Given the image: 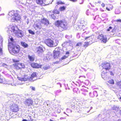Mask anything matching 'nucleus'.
I'll return each mask as SVG.
<instances>
[{
	"mask_svg": "<svg viewBox=\"0 0 121 121\" xmlns=\"http://www.w3.org/2000/svg\"><path fill=\"white\" fill-rule=\"evenodd\" d=\"M54 24L56 26L60 28L62 31L66 30L67 28V22L63 20H57L55 22Z\"/></svg>",
	"mask_w": 121,
	"mask_h": 121,
	"instance_id": "f257e3e1",
	"label": "nucleus"
},
{
	"mask_svg": "<svg viewBox=\"0 0 121 121\" xmlns=\"http://www.w3.org/2000/svg\"><path fill=\"white\" fill-rule=\"evenodd\" d=\"M16 11L12 10L9 12L8 14V18H11V19L14 21H17L20 20L21 18L18 13Z\"/></svg>",
	"mask_w": 121,
	"mask_h": 121,
	"instance_id": "f03ea898",
	"label": "nucleus"
},
{
	"mask_svg": "<svg viewBox=\"0 0 121 121\" xmlns=\"http://www.w3.org/2000/svg\"><path fill=\"white\" fill-rule=\"evenodd\" d=\"M8 46L9 50L12 53H17L20 51V48L19 45H14L11 43H9Z\"/></svg>",
	"mask_w": 121,
	"mask_h": 121,
	"instance_id": "7ed1b4c3",
	"label": "nucleus"
},
{
	"mask_svg": "<svg viewBox=\"0 0 121 121\" xmlns=\"http://www.w3.org/2000/svg\"><path fill=\"white\" fill-rule=\"evenodd\" d=\"M12 60L13 62L14 63V64H13V65L14 68L16 69H19L25 68V65L24 64L18 63L19 62L20 60H19L13 59Z\"/></svg>",
	"mask_w": 121,
	"mask_h": 121,
	"instance_id": "20e7f679",
	"label": "nucleus"
},
{
	"mask_svg": "<svg viewBox=\"0 0 121 121\" xmlns=\"http://www.w3.org/2000/svg\"><path fill=\"white\" fill-rule=\"evenodd\" d=\"M102 68L103 69H104L106 71L109 70L111 68L110 64L106 62L102 63L100 65Z\"/></svg>",
	"mask_w": 121,
	"mask_h": 121,
	"instance_id": "39448f33",
	"label": "nucleus"
},
{
	"mask_svg": "<svg viewBox=\"0 0 121 121\" xmlns=\"http://www.w3.org/2000/svg\"><path fill=\"white\" fill-rule=\"evenodd\" d=\"M44 42L49 47H53L56 46L54 44L53 41L51 39H46L44 41Z\"/></svg>",
	"mask_w": 121,
	"mask_h": 121,
	"instance_id": "423d86ee",
	"label": "nucleus"
},
{
	"mask_svg": "<svg viewBox=\"0 0 121 121\" xmlns=\"http://www.w3.org/2000/svg\"><path fill=\"white\" fill-rule=\"evenodd\" d=\"M92 36H89L86 37L84 39L85 40H90V41L89 42H85L84 43V44L83 45V46L85 48L87 47L88 46L90 45L89 43L91 42H92L93 38H92Z\"/></svg>",
	"mask_w": 121,
	"mask_h": 121,
	"instance_id": "0eeeda50",
	"label": "nucleus"
},
{
	"mask_svg": "<svg viewBox=\"0 0 121 121\" xmlns=\"http://www.w3.org/2000/svg\"><path fill=\"white\" fill-rule=\"evenodd\" d=\"M9 29L10 31L12 32H13L14 34L18 28L17 26L13 25H10L9 26Z\"/></svg>",
	"mask_w": 121,
	"mask_h": 121,
	"instance_id": "6e6552de",
	"label": "nucleus"
},
{
	"mask_svg": "<svg viewBox=\"0 0 121 121\" xmlns=\"http://www.w3.org/2000/svg\"><path fill=\"white\" fill-rule=\"evenodd\" d=\"M14 34L18 38H19L23 36V33L22 31L18 29Z\"/></svg>",
	"mask_w": 121,
	"mask_h": 121,
	"instance_id": "1a4fd4ad",
	"label": "nucleus"
},
{
	"mask_svg": "<svg viewBox=\"0 0 121 121\" xmlns=\"http://www.w3.org/2000/svg\"><path fill=\"white\" fill-rule=\"evenodd\" d=\"M60 51L54 50L53 52V57L54 59H58L60 57Z\"/></svg>",
	"mask_w": 121,
	"mask_h": 121,
	"instance_id": "9d476101",
	"label": "nucleus"
},
{
	"mask_svg": "<svg viewBox=\"0 0 121 121\" xmlns=\"http://www.w3.org/2000/svg\"><path fill=\"white\" fill-rule=\"evenodd\" d=\"M40 22L41 24L46 26H48L49 24V21L48 20L44 18H43L41 20Z\"/></svg>",
	"mask_w": 121,
	"mask_h": 121,
	"instance_id": "9b49d317",
	"label": "nucleus"
},
{
	"mask_svg": "<svg viewBox=\"0 0 121 121\" xmlns=\"http://www.w3.org/2000/svg\"><path fill=\"white\" fill-rule=\"evenodd\" d=\"M33 103L32 100L29 99H26L24 102V104L28 106L32 105Z\"/></svg>",
	"mask_w": 121,
	"mask_h": 121,
	"instance_id": "f8f14e48",
	"label": "nucleus"
},
{
	"mask_svg": "<svg viewBox=\"0 0 121 121\" xmlns=\"http://www.w3.org/2000/svg\"><path fill=\"white\" fill-rule=\"evenodd\" d=\"M30 65L32 67L35 68H41L42 66L41 65H40L34 62H33L31 63Z\"/></svg>",
	"mask_w": 121,
	"mask_h": 121,
	"instance_id": "ddd939ff",
	"label": "nucleus"
},
{
	"mask_svg": "<svg viewBox=\"0 0 121 121\" xmlns=\"http://www.w3.org/2000/svg\"><path fill=\"white\" fill-rule=\"evenodd\" d=\"M11 109L13 112H16L18 111V106L17 105L14 104L11 106Z\"/></svg>",
	"mask_w": 121,
	"mask_h": 121,
	"instance_id": "4468645a",
	"label": "nucleus"
},
{
	"mask_svg": "<svg viewBox=\"0 0 121 121\" xmlns=\"http://www.w3.org/2000/svg\"><path fill=\"white\" fill-rule=\"evenodd\" d=\"M36 52L38 54H40L43 52V48L40 46L37 47L36 48Z\"/></svg>",
	"mask_w": 121,
	"mask_h": 121,
	"instance_id": "2eb2a0df",
	"label": "nucleus"
},
{
	"mask_svg": "<svg viewBox=\"0 0 121 121\" xmlns=\"http://www.w3.org/2000/svg\"><path fill=\"white\" fill-rule=\"evenodd\" d=\"M35 56L34 54H33L32 55H28V57L30 60V61L31 62L34 61L35 59Z\"/></svg>",
	"mask_w": 121,
	"mask_h": 121,
	"instance_id": "dca6fc26",
	"label": "nucleus"
},
{
	"mask_svg": "<svg viewBox=\"0 0 121 121\" xmlns=\"http://www.w3.org/2000/svg\"><path fill=\"white\" fill-rule=\"evenodd\" d=\"M35 1L36 3L38 5L41 6L45 5L43 0H35Z\"/></svg>",
	"mask_w": 121,
	"mask_h": 121,
	"instance_id": "f3484780",
	"label": "nucleus"
},
{
	"mask_svg": "<svg viewBox=\"0 0 121 121\" xmlns=\"http://www.w3.org/2000/svg\"><path fill=\"white\" fill-rule=\"evenodd\" d=\"M18 80L21 81H25L27 80V79L26 77L27 76H17Z\"/></svg>",
	"mask_w": 121,
	"mask_h": 121,
	"instance_id": "a211bd4d",
	"label": "nucleus"
},
{
	"mask_svg": "<svg viewBox=\"0 0 121 121\" xmlns=\"http://www.w3.org/2000/svg\"><path fill=\"white\" fill-rule=\"evenodd\" d=\"M50 13H54L55 14H60V12L57 9H54L52 11H50Z\"/></svg>",
	"mask_w": 121,
	"mask_h": 121,
	"instance_id": "6ab92c4d",
	"label": "nucleus"
},
{
	"mask_svg": "<svg viewBox=\"0 0 121 121\" xmlns=\"http://www.w3.org/2000/svg\"><path fill=\"white\" fill-rule=\"evenodd\" d=\"M21 44L22 46L24 48H27L28 46V45L24 42H21Z\"/></svg>",
	"mask_w": 121,
	"mask_h": 121,
	"instance_id": "aec40b11",
	"label": "nucleus"
},
{
	"mask_svg": "<svg viewBox=\"0 0 121 121\" xmlns=\"http://www.w3.org/2000/svg\"><path fill=\"white\" fill-rule=\"evenodd\" d=\"M41 24V23H38L37 24L35 25V27H36L37 28L41 29V27L42 26V25Z\"/></svg>",
	"mask_w": 121,
	"mask_h": 121,
	"instance_id": "412c9836",
	"label": "nucleus"
},
{
	"mask_svg": "<svg viewBox=\"0 0 121 121\" xmlns=\"http://www.w3.org/2000/svg\"><path fill=\"white\" fill-rule=\"evenodd\" d=\"M101 41L102 42L105 43L107 41V38L106 37H105L104 36Z\"/></svg>",
	"mask_w": 121,
	"mask_h": 121,
	"instance_id": "4be33fe9",
	"label": "nucleus"
},
{
	"mask_svg": "<svg viewBox=\"0 0 121 121\" xmlns=\"http://www.w3.org/2000/svg\"><path fill=\"white\" fill-rule=\"evenodd\" d=\"M49 16H51L52 19H55L56 18V16L55 15V14H54V13H50V12H49Z\"/></svg>",
	"mask_w": 121,
	"mask_h": 121,
	"instance_id": "5701e85b",
	"label": "nucleus"
},
{
	"mask_svg": "<svg viewBox=\"0 0 121 121\" xmlns=\"http://www.w3.org/2000/svg\"><path fill=\"white\" fill-rule=\"evenodd\" d=\"M66 7L64 6H60L59 8L60 11H62L65 10L66 9Z\"/></svg>",
	"mask_w": 121,
	"mask_h": 121,
	"instance_id": "b1692460",
	"label": "nucleus"
},
{
	"mask_svg": "<svg viewBox=\"0 0 121 121\" xmlns=\"http://www.w3.org/2000/svg\"><path fill=\"white\" fill-rule=\"evenodd\" d=\"M104 36V35L102 34L99 35L97 38V39L101 41V39H102V38H103Z\"/></svg>",
	"mask_w": 121,
	"mask_h": 121,
	"instance_id": "393cba45",
	"label": "nucleus"
},
{
	"mask_svg": "<svg viewBox=\"0 0 121 121\" xmlns=\"http://www.w3.org/2000/svg\"><path fill=\"white\" fill-rule=\"evenodd\" d=\"M56 4L57 5H59V4H65V3L62 2L61 0H60L57 1Z\"/></svg>",
	"mask_w": 121,
	"mask_h": 121,
	"instance_id": "a878e982",
	"label": "nucleus"
},
{
	"mask_svg": "<svg viewBox=\"0 0 121 121\" xmlns=\"http://www.w3.org/2000/svg\"><path fill=\"white\" fill-rule=\"evenodd\" d=\"M112 108L113 110H115L117 112L118 111L120 110V108L119 107L115 106H113Z\"/></svg>",
	"mask_w": 121,
	"mask_h": 121,
	"instance_id": "bb28decb",
	"label": "nucleus"
},
{
	"mask_svg": "<svg viewBox=\"0 0 121 121\" xmlns=\"http://www.w3.org/2000/svg\"><path fill=\"white\" fill-rule=\"evenodd\" d=\"M37 76H31L30 77V78L29 79L30 81H34L35 79H33L34 78H36Z\"/></svg>",
	"mask_w": 121,
	"mask_h": 121,
	"instance_id": "cd10ccee",
	"label": "nucleus"
},
{
	"mask_svg": "<svg viewBox=\"0 0 121 121\" xmlns=\"http://www.w3.org/2000/svg\"><path fill=\"white\" fill-rule=\"evenodd\" d=\"M50 68L49 66H45L43 67V69L44 70H46Z\"/></svg>",
	"mask_w": 121,
	"mask_h": 121,
	"instance_id": "c85d7f7f",
	"label": "nucleus"
},
{
	"mask_svg": "<svg viewBox=\"0 0 121 121\" xmlns=\"http://www.w3.org/2000/svg\"><path fill=\"white\" fill-rule=\"evenodd\" d=\"M116 84L119 86L120 88L121 89V82H117L116 81Z\"/></svg>",
	"mask_w": 121,
	"mask_h": 121,
	"instance_id": "c756f323",
	"label": "nucleus"
},
{
	"mask_svg": "<svg viewBox=\"0 0 121 121\" xmlns=\"http://www.w3.org/2000/svg\"><path fill=\"white\" fill-rule=\"evenodd\" d=\"M28 31L29 33L32 35H34L35 34V32L31 30H29Z\"/></svg>",
	"mask_w": 121,
	"mask_h": 121,
	"instance_id": "7c9ffc66",
	"label": "nucleus"
},
{
	"mask_svg": "<svg viewBox=\"0 0 121 121\" xmlns=\"http://www.w3.org/2000/svg\"><path fill=\"white\" fill-rule=\"evenodd\" d=\"M68 57V55H64L62 56L61 58V59L63 60L67 58Z\"/></svg>",
	"mask_w": 121,
	"mask_h": 121,
	"instance_id": "2f4dec72",
	"label": "nucleus"
},
{
	"mask_svg": "<svg viewBox=\"0 0 121 121\" xmlns=\"http://www.w3.org/2000/svg\"><path fill=\"white\" fill-rule=\"evenodd\" d=\"M108 82L109 83L112 84H114V82L113 80H111L108 81Z\"/></svg>",
	"mask_w": 121,
	"mask_h": 121,
	"instance_id": "473e14b6",
	"label": "nucleus"
},
{
	"mask_svg": "<svg viewBox=\"0 0 121 121\" xmlns=\"http://www.w3.org/2000/svg\"><path fill=\"white\" fill-rule=\"evenodd\" d=\"M82 45V42H79L76 45V46L78 47Z\"/></svg>",
	"mask_w": 121,
	"mask_h": 121,
	"instance_id": "72a5a7b5",
	"label": "nucleus"
},
{
	"mask_svg": "<svg viewBox=\"0 0 121 121\" xmlns=\"http://www.w3.org/2000/svg\"><path fill=\"white\" fill-rule=\"evenodd\" d=\"M4 79V78L3 76H0V83H2Z\"/></svg>",
	"mask_w": 121,
	"mask_h": 121,
	"instance_id": "f704fd0d",
	"label": "nucleus"
},
{
	"mask_svg": "<svg viewBox=\"0 0 121 121\" xmlns=\"http://www.w3.org/2000/svg\"><path fill=\"white\" fill-rule=\"evenodd\" d=\"M28 120L29 121H32L33 119H32L31 116H29L27 117Z\"/></svg>",
	"mask_w": 121,
	"mask_h": 121,
	"instance_id": "c9c22d12",
	"label": "nucleus"
},
{
	"mask_svg": "<svg viewBox=\"0 0 121 121\" xmlns=\"http://www.w3.org/2000/svg\"><path fill=\"white\" fill-rule=\"evenodd\" d=\"M112 26H110L109 28L106 31H109L111 30L112 29Z\"/></svg>",
	"mask_w": 121,
	"mask_h": 121,
	"instance_id": "e433bc0d",
	"label": "nucleus"
},
{
	"mask_svg": "<svg viewBox=\"0 0 121 121\" xmlns=\"http://www.w3.org/2000/svg\"><path fill=\"white\" fill-rule=\"evenodd\" d=\"M3 50L2 48L0 47V55L2 54Z\"/></svg>",
	"mask_w": 121,
	"mask_h": 121,
	"instance_id": "4c0bfd02",
	"label": "nucleus"
},
{
	"mask_svg": "<svg viewBox=\"0 0 121 121\" xmlns=\"http://www.w3.org/2000/svg\"><path fill=\"white\" fill-rule=\"evenodd\" d=\"M91 11V10H89V9L87 10L86 11V13L88 15H89V13Z\"/></svg>",
	"mask_w": 121,
	"mask_h": 121,
	"instance_id": "58836bf2",
	"label": "nucleus"
},
{
	"mask_svg": "<svg viewBox=\"0 0 121 121\" xmlns=\"http://www.w3.org/2000/svg\"><path fill=\"white\" fill-rule=\"evenodd\" d=\"M37 74V73L36 72H33L31 75V76H36Z\"/></svg>",
	"mask_w": 121,
	"mask_h": 121,
	"instance_id": "ea45409f",
	"label": "nucleus"
},
{
	"mask_svg": "<svg viewBox=\"0 0 121 121\" xmlns=\"http://www.w3.org/2000/svg\"><path fill=\"white\" fill-rule=\"evenodd\" d=\"M69 52H66L65 53V54L67 55H68V56H69Z\"/></svg>",
	"mask_w": 121,
	"mask_h": 121,
	"instance_id": "a19ab883",
	"label": "nucleus"
},
{
	"mask_svg": "<svg viewBox=\"0 0 121 121\" xmlns=\"http://www.w3.org/2000/svg\"><path fill=\"white\" fill-rule=\"evenodd\" d=\"M30 88H31V89L35 91V87H33V86H31Z\"/></svg>",
	"mask_w": 121,
	"mask_h": 121,
	"instance_id": "79ce46f5",
	"label": "nucleus"
},
{
	"mask_svg": "<svg viewBox=\"0 0 121 121\" xmlns=\"http://www.w3.org/2000/svg\"><path fill=\"white\" fill-rule=\"evenodd\" d=\"M116 21L117 22H121V19H117V20Z\"/></svg>",
	"mask_w": 121,
	"mask_h": 121,
	"instance_id": "37998d69",
	"label": "nucleus"
},
{
	"mask_svg": "<svg viewBox=\"0 0 121 121\" xmlns=\"http://www.w3.org/2000/svg\"><path fill=\"white\" fill-rule=\"evenodd\" d=\"M110 74L112 76H113L114 75V74L113 73L112 71L110 72Z\"/></svg>",
	"mask_w": 121,
	"mask_h": 121,
	"instance_id": "c03bdc74",
	"label": "nucleus"
},
{
	"mask_svg": "<svg viewBox=\"0 0 121 121\" xmlns=\"http://www.w3.org/2000/svg\"><path fill=\"white\" fill-rule=\"evenodd\" d=\"M10 40L12 42H13L14 40V39L13 38H11L10 39Z\"/></svg>",
	"mask_w": 121,
	"mask_h": 121,
	"instance_id": "a18cd8bd",
	"label": "nucleus"
},
{
	"mask_svg": "<svg viewBox=\"0 0 121 121\" xmlns=\"http://www.w3.org/2000/svg\"><path fill=\"white\" fill-rule=\"evenodd\" d=\"M101 5L103 7H104L105 6V4H104L103 3L101 4Z\"/></svg>",
	"mask_w": 121,
	"mask_h": 121,
	"instance_id": "49530a36",
	"label": "nucleus"
},
{
	"mask_svg": "<svg viewBox=\"0 0 121 121\" xmlns=\"http://www.w3.org/2000/svg\"><path fill=\"white\" fill-rule=\"evenodd\" d=\"M115 31V30L114 29H112V30L111 32L113 33Z\"/></svg>",
	"mask_w": 121,
	"mask_h": 121,
	"instance_id": "de8ad7c7",
	"label": "nucleus"
},
{
	"mask_svg": "<svg viewBox=\"0 0 121 121\" xmlns=\"http://www.w3.org/2000/svg\"><path fill=\"white\" fill-rule=\"evenodd\" d=\"M106 9L108 11H110V9H109L108 8V7H107L106 8Z\"/></svg>",
	"mask_w": 121,
	"mask_h": 121,
	"instance_id": "09e8293b",
	"label": "nucleus"
},
{
	"mask_svg": "<svg viewBox=\"0 0 121 121\" xmlns=\"http://www.w3.org/2000/svg\"><path fill=\"white\" fill-rule=\"evenodd\" d=\"M5 65H6L4 63H3L2 64V66H4Z\"/></svg>",
	"mask_w": 121,
	"mask_h": 121,
	"instance_id": "8fccbe9b",
	"label": "nucleus"
},
{
	"mask_svg": "<svg viewBox=\"0 0 121 121\" xmlns=\"http://www.w3.org/2000/svg\"><path fill=\"white\" fill-rule=\"evenodd\" d=\"M103 76V77H102V78L103 79H105V76Z\"/></svg>",
	"mask_w": 121,
	"mask_h": 121,
	"instance_id": "3c124183",
	"label": "nucleus"
},
{
	"mask_svg": "<svg viewBox=\"0 0 121 121\" xmlns=\"http://www.w3.org/2000/svg\"><path fill=\"white\" fill-rule=\"evenodd\" d=\"M106 72H104V71H103L102 72V73H103L104 74Z\"/></svg>",
	"mask_w": 121,
	"mask_h": 121,
	"instance_id": "603ef678",
	"label": "nucleus"
},
{
	"mask_svg": "<svg viewBox=\"0 0 121 121\" xmlns=\"http://www.w3.org/2000/svg\"><path fill=\"white\" fill-rule=\"evenodd\" d=\"M120 100L121 101V97L120 98Z\"/></svg>",
	"mask_w": 121,
	"mask_h": 121,
	"instance_id": "864d4df0",
	"label": "nucleus"
},
{
	"mask_svg": "<svg viewBox=\"0 0 121 121\" xmlns=\"http://www.w3.org/2000/svg\"><path fill=\"white\" fill-rule=\"evenodd\" d=\"M56 62H57V63H58V61H57ZM55 63H56V62H55Z\"/></svg>",
	"mask_w": 121,
	"mask_h": 121,
	"instance_id": "5fc2aeb1",
	"label": "nucleus"
},
{
	"mask_svg": "<svg viewBox=\"0 0 121 121\" xmlns=\"http://www.w3.org/2000/svg\"><path fill=\"white\" fill-rule=\"evenodd\" d=\"M60 111L59 112H58V113H60Z\"/></svg>",
	"mask_w": 121,
	"mask_h": 121,
	"instance_id": "6e6d98bb",
	"label": "nucleus"
},
{
	"mask_svg": "<svg viewBox=\"0 0 121 121\" xmlns=\"http://www.w3.org/2000/svg\"><path fill=\"white\" fill-rule=\"evenodd\" d=\"M64 113H65V114H66L65 112H64Z\"/></svg>",
	"mask_w": 121,
	"mask_h": 121,
	"instance_id": "4d7b16f0",
	"label": "nucleus"
},
{
	"mask_svg": "<svg viewBox=\"0 0 121 121\" xmlns=\"http://www.w3.org/2000/svg\"><path fill=\"white\" fill-rule=\"evenodd\" d=\"M67 115L68 116H69V115Z\"/></svg>",
	"mask_w": 121,
	"mask_h": 121,
	"instance_id": "13d9d810",
	"label": "nucleus"
}]
</instances>
